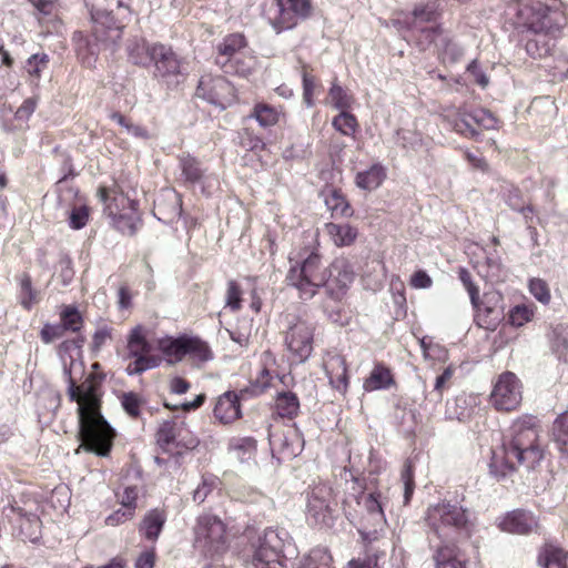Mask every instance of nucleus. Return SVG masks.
<instances>
[{
    "mask_svg": "<svg viewBox=\"0 0 568 568\" xmlns=\"http://www.w3.org/2000/svg\"><path fill=\"white\" fill-rule=\"evenodd\" d=\"M68 395L78 404L79 437L81 447L99 456H106L112 447L114 430L101 414V383L95 374H90L80 385L69 371Z\"/></svg>",
    "mask_w": 568,
    "mask_h": 568,
    "instance_id": "f257e3e1",
    "label": "nucleus"
},
{
    "mask_svg": "<svg viewBox=\"0 0 568 568\" xmlns=\"http://www.w3.org/2000/svg\"><path fill=\"white\" fill-rule=\"evenodd\" d=\"M542 458L538 444V432L532 418L516 420L510 429V438L493 452L490 473L497 478L511 475L519 465L534 468Z\"/></svg>",
    "mask_w": 568,
    "mask_h": 568,
    "instance_id": "f03ea898",
    "label": "nucleus"
},
{
    "mask_svg": "<svg viewBox=\"0 0 568 568\" xmlns=\"http://www.w3.org/2000/svg\"><path fill=\"white\" fill-rule=\"evenodd\" d=\"M90 7L92 20L91 38H85L82 32L74 33L77 53L87 68L95 65L101 50L113 52L122 37V28L116 23L112 14L104 8L106 0H84Z\"/></svg>",
    "mask_w": 568,
    "mask_h": 568,
    "instance_id": "7ed1b4c3",
    "label": "nucleus"
},
{
    "mask_svg": "<svg viewBox=\"0 0 568 568\" xmlns=\"http://www.w3.org/2000/svg\"><path fill=\"white\" fill-rule=\"evenodd\" d=\"M291 267L286 275L287 284L298 291L303 300L312 298L325 284L327 268L321 255L312 250H303L295 257H290Z\"/></svg>",
    "mask_w": 568,
    "mask_h": 568,
    "instance_id": "20e7f679",
    "label": "nucleus"
},
{
    "mask_svg": "<svg viewBox=\"0 0 568 568\" xmlns=\"http://www.w3.org/2000/svg\"><path fill=\"white\" fill-rule=\"evenodd\" d=\"M426 521L433 532L444 541L468 538L474 524L462 506L442 503L428 507Z\"/></svg>",
    "mask_w": 568,
    "mask_h": 568,
    "instance_id": "39448f33",
    "label": "nucleus"
},
{
    "mask_svg": "<svg viewBox=\"0 0 568 568\" xmlns=\"http://www.w3.org/2000/svg\"><path fill=\"white\" fill-rule=\"evenodd\" d=\"M226 524L216 515L204 513L196 517L193 547L210 560L220 559L229 549Z\"/></svg>",
    "mask_w": 568,
    "mask_h": 568,
    "instance_id": "423d86ee",
    "label": "nucleus"
},
{
    "mask_svg": "<svg viewBox=\"0 0 568 568\" xmlns=\"http://www.w3.org/2000/svg\"><path fill=\"white\" fill-rule=\"evenodd\" d=\"M312 0H268L263 17L276 33L295 28L300 21L312 17Z\"/></svg>",
    "mask_w": 568,
    "mask_h": 568,
    "instance_id": "0eeeda50",
    "label": "nucleus"
},
{
    "mask_svg": "<svg viewBox=\"0 0 568 568\" xmlns=\"http://www.w3.org/2000/svg\"><path fill=\"white\" fill-rule=\"evenodd\" d=\"M519 17L529 31L550 38H557L567 24L566 13L560 7H549L541 2L524 6Z\"/></svg>",
    "mask_w": 568,
    "mask_h": 568,
    "instance_id": "6e6552de",
    "label": "nucleus"
},
{
    "mask_svg": "<svg viewBox=\"0 0 568 568\" xmlns=\"http://www.w3.org/2000/svg\"><path fill=\"white\" fill-rule=\"evenodd\" d=\"M287 542L288 535L285 530L266 529L252 545L254 568H288L283 555Z\"/></svg>",
    "mask_w": 568,
    "mask_h": 568,
    "instance_id": "1a4fd4ad",
    "label": "nucleus"
},
{
    "mask_svg": "<svg viewBox=\"0 0 568 568\" xmlns=\"http://www.w3.org/2000/svg\"><path fill=\"white\" fill-rule=\"evenodd\" d=\"M314 332L315 326L302 317L294 316L287 321L284 345L293 363L302 364L310 358L313 352Z\"/></svg>",
    "mask_w": 568,
    "mask_h": 568,
    "instance_id": "9d476101",
    "label": "nucleus"
},
{
    "mask_svg": "<svg viewBox=\"0 0 568 568\" xmlns=\"http://www.w3.org/2000/svg\"><path fill=\"white\" fill-rule=\"evenodd\" d=\"M146 328L142 325L133 327L128 336V352L134 358L126 367L129 375L141 374L160 366L162 357L152 355V344L146 338Z\"/></svg>",
    "mask_w": 568,
    "mask_h": 568,
    "instance_id": "9b49d317",
    "label": "nucleus"
},
{
    "mask_svg": "<svg viewBox=\"0 0 568 568\" xmlns=\"http://www.w3.org/2000/svg\"><path fill=\"white\" fill-rule=\"evenodd\" d=\"M336 501L331 486L318 484L307 494V519L315 526L329 527L334 523Z\"/></svg>",
    "mask_w": 568,
    "mask_h": 568,
    "instance_id": "f8f14e48",
    "label": "nucleus"
},
{
    "mask_svg": "<svg viewBox=\"0 0 568 568\" xmlns=\"http://www.w3.org/2000/svg\"><path fill=\"white\" fill-rule=\"evenodd\" d=\"M523 399V385L513 372L501 373L490 394L493 406L498 410H514Z\"/></svg>",
    "mask_w": 568,
    "mask_h": 568,
    "instance_id": "ddd939ff",
    "label": "nucleus"
},
{
    "mask_svg": "<svg viewBox=\"0 0 568 568\" xmlns=\"http://www.w3.org/2000/svg\"><path fill=\"white\" fill-rule=\"evenodd\" d=\"M473 306L480 327L495 329L504 317V296L499 291L485 292L483 298L478 296L476 305Z\"/></svg>",
    "mask_w": 568,
    "mask_h": 568,
    "instance_id": "4468645a",
    "label": "nucleus"
},
{
    "mask_svg": "<svg viewBox=\"0 0 568 568\" xmlns=\"http://www.w3.org/2000/svg\"><path fill=\"white\" fill-rule=\"evenodd\" d=\"M153 77L168 85L178 83L181 75V61L170 47L154 43Z\"/></svg>",
    "mask_w": 568,
    "mask_h": 568,
    "instance_id": "2eb2a0df",
    "label": "nucleus"
},
{
    "mask_svg": "<svg viewBox=\"0 0 568 568\" xmlns=\"http://www.w3.org/2000/svg\"><path fill=\"white\" fill-rule=\"evenodd\" d=\"M354 277L355 274L349 262L345 258H337L327 268L323 286L333 300L341 301L346 295Z\"/></svg>",
    "mask_w": 568,
    "mask_h": 568,
    "instance_id": "dca6fc26",
    "label": "nucleus"
},
{
    "mask_svg": "<svg viewBox=\"0 0 568 568\" xmlns=\"http://www.w3.org/2000/svg\"><path fill=\"white\" fill-rule=\"evenodd\" d=\"M233 88L231 83L223 77H202L196 95L209 103L224 109L231 99Z\"/></svg>",
    "mask_w": 568,
    "mask_h": 568,
    "instance_id": "f3484780",
    "label": "nucleus"
},
{
    "mask_svg": "<svg viewBox=\"0 0 568 568\" xmlns=\"http://www.w3.org/2000/svg\"><path fill=\"white\" fill-rule=\"evenodd\" d=\"M323 367L331 386L342 394L348 388L346 359L336 352H327L323 359Z\"/></svg>",
    "mask_w": 568,
    "mask_h": 568,
    "instance_id": "a211bd4d",
    "label": "nucleus"
},
{
    "mask_svg": "<svg viewBox=\"0 0 568 568\" xmlns=\"http://www.w3.org/2000/svg\"><path fill=\"white\" fill-rule=\"evenodd\" d=\"M98 197L103 203V212L111 219L115 220L116 216L129 209H135L138 202L129 199L123 192L116 189L99 187Z\"/></svg>",
    "mask_w": 568,
    "mask_h": 568,
    "instance_id": "6ab92c4d",
    "label": "nucleus"
},
{
    "mask_svg": "<svg viewBox=\"0 0 568 568\" xmlns=\"http://www.w3.org/2000/svg\"><path fill=\"white\" fill-rule=\"evenodd\" d=\"M499 527L510 534L526 535L538 528V520L532 513L517 509L507 514L500 520Z\"/></svg>",
    "mask_w": 568,
    "mask_h": 568,
    "instance_id": "aec40b11",
    "label": "nucleus"
},
{
    "mask_svg": "<svg viewBox=\"0 0 568 568\" xmlns=\"http://www.w3.org/2000/svg\"><path fill=\"white\" fill-rule=\"evenodd\" d=\"M260 366L251 384L252 392L256 395L264 393L272 385L273 378L278 376L275 371L276 358L271 351H264L261 354Z\"/></svg>",
    "mask_w": 568,
    "mask_h": 568,
    "instance_id": "412c9836",
    "label": "nucleus"
},
{
    "mask_svg": "<svg viewBox=\"0 0 568 568\" xmlns=\"http://www.w3.org/2000/svg\"><path fill=\"white\" fill-rule=\"evenodd\" d=\"M214 417L224 425L231 424L241 417L240 399L236 393L225 392L215 404Z\"/></svg>",
    "mask_w": 568,
    "mask_h": 568,
    "instance_id": "4be33fe9",
    "label": "nucleus"
},
{
    "mask_svg": "<svg viewBox=\"0 0 568 568\" xmlns=\"http://www.w3.org/2000/svg\"><path fill=\"white\" fill-rule=\"evenodd\" d=\"M166 521V514L162 509H151L143 517L139 531L151 541H156Z\"/></svg>",
    "mask_w": 568,
    "mask_h": 568,
    "instance_id": "5701e85b",
    "label": "nucleus"
},
{
    "mask_svg": "<svg viewBox=\"0 0 568 568\" xmlns=\"http://www.w3.org/2000/svg\"><path fill=\"white\" fill-rule=\"evenodd\" d=\"M154 43H149L142 38L129 40L126 52L129 60L140 67H149L154 58Z\"/></svg>",
    "mask_w": 568,
    "mask_h": 568,
    "instance_id": "b1692460",
    "label": "nucleus"
},
{
    "mask_svg": "<svg viewBox=\"0 0 568 568\" xmlns=\"http://www.w3.org/2000/svg\"><path fill=\"white\" fill-rule=\"evenodd\" d=\"M17 516L20 536L28 541L36 542L41 535V523L37 515L27 514L22 509H12Z\"/></svg>",
    "mask_w": 568,
    "mask_h": 568,
    "instance_id": "393cba45",
    "label": "nucleus"
},
{
    "mask_svg": "<svg viewBox=\"0 0 568 568\" xmlns=\"http://www.w3.org/2000/svg\"><path fill=\"white\" fill-rule=\"evenodd\" d=\"M325 232L337 247L352 245L358 235L357 229L348 223H326Z\"/></svg>",
    "mask_w": 568,
    "mask_h": 568,
    "instance_id": "a878e982",
    "label": "nucleus"
},
{
    "mask_svg": "<svg viewBox=\"0 0 568 568\" xmlns=\"http://www.w3.org/2000/svg\"><path fill=\"white\" fill-rule=\"evenodd\" d=\"M436 568H466L464 555L454 545L440 546L435 556Z\"/></svg>",
    "mask_w": 568,
    "mask_h": 568,
    "instance_id": "bb28decb",
    "label": "nucleus"
},
{
    "mask_svg": "<svg viewBox=\"0 0 568 568\" xmlns=\"http://www.w3.org/2000/svg\"><path fill=\"white\" fill-rule=\"evenodd\" d=\"M386 179V169L375 163L369 169L358 172L355 178L357 187L365 191H374L378 189Z\"/></svg>",
    "mask_w": 568,
    "mask_h": 568,
    "instance_id": "cd10ccee",
    "label": "nucleus"
},
{
    "mask_svg": "<svg viewBox=\"0 0 568 568\" xmlns=\"http://www.w3.org/2000/svg\"><path fill=\"white\" fill-rule=\"evenodd\" d=\"M538 562L544 568H568V551L556 545L546 544L539 552Z\"/></svg>",
    "mask_w": 568,
    "mask_h": 568,
    "instance_id": "c85d7f7f",
    "label": "nucleus"
},
{
    "mask_svg": "<svg viewBox=\"0 0 568 568\" xmlns=\"http://www.w3.org/2000/svg\"><path fill=\"white\" fill-rule=\"evenodd\" d=\"M186 335L179 337H163L158 341V348L170 363L181 362L185 357Z\"/></svg>",
    "mask_w": 568,
    "mask_h": 568,
    "instance_id": "c756f323",
    "label": "nucleus"
},
{
    "mask_svg": "<svg viewBox=\"0 0 568 568\" xmlns=\"http://www.w3.org/2000/svg\"><path fill=\"white\" fill-rule=\"evenodd\" d=\"M394 383L390 369L382 364H377L364 381L363 387L366 392H374L389 388Z\"/></svg>",
    "mask_w": 568,
    "mask_h": 568,
    "instance_id": "7c9ffc66",
    "label": "nucleus"
},
{
    "mask_svg": "<svg viewBox=\"0 0 568 568\" xmlns=\"http://www.w3.org/2000/svg\"><path fill=\"white\" fill-rule=\"evenodd\" d=\"M19 284V302L24 310H31L40 302V292L32 285L31 276L22 273L17 277Z\"/></svg>",
    "mask_w": 568,
    "mask_h": 568,
    "instance_id": "2f4dec72",
    "label": "nucleus"
},
{
    "mask_svg": "<svg viewBox=\"0 0 568 568\" xmlns=\"http://www.w3.org/2000/svg\"><path fill=\"white\" fill-rule=\"evenodd\" d=\"M185 356L194 363H205L213 358V353L206 342L197 336H187L185 341Z\"/></svg>",
    "mask_w": 568,
    "mask_h": 568,
    "instance_id": "473e14b6",
    "label": "nucleus"
},
{
    "mask_svg": "<svg viewBox=\"0 0 568 568\" xmlns=\"http://www.w3.org/2000/svg\"><path fill=\"white\" fill-rule=\"evenodd\" d=\"M129 209L128 211L119 214L115 220H112L114 227L124 235L133 236L141 225V216L138 209Z\"/></svg>",
    "mask_w": 568,
    "mask_h": 568,
    "instance_id": "72a5a7b5",
    "label": "nucleus"
},
{
    "mask_svg": "<svg viewBox=\"0 0 568 568\" xmlns=\"http://www.w3.org/2000/svg\"><path fill=\"white\" fill-rule=\"evenodd\" d=\"M282 112L266 103H257L254 105L250 118L255 119L260 126L268 128L276 125L280 122Z\"/></svg>",
    "mask_w": 568,
    "mask_h": 568,
    "instance_id": "f704fd0d",
    "label": "nucleus"
},
{
    "mask_svg": "<svg viewBox=\"0 0 568 568\" xmlns=\"http://www.w3.org/2000/svg\"><path fill=\"white\" fill-rule=\"evenodd\" d=\"M275 410L281 417H295L300 410L297 396L292 392H280L275 399Z\"/></svg>",
    "mask_w": 568,
    "mask_h": 568,
    "instance_id": "c9c22d12",
    "label": "nucleus"
},
{
    "mask_svg": "<svg viewBox=\"0 0 568 568\" xmlns=\"http://www.w3.org/2000/svg\"><path fill=\"white\" fill-rule=\"evenodd\" d=\"M378 497L379 495L375 494H364L358 499V504L363 505L367 511V520L373 526H379L384 523V513Z\"/></svg>",
    "mask_w": 568,
    "mask_h": 568,
    "instance_id": "e433bc0d",
    "label": "nucleus"
},
{
    "mask_svg": "<svg viewBox=\"0 0 568 568\" xmlns=\"http://www.w3.org/2000/svg\"><path fill=\"white\" fill-rule=\"evenodd\" d=\"M355 100L352 94H349L345 89L338 85L336 82L332 83V87L328 91L327 103L333 108L339 111L349 110Z\"/></svg>",
    "mask_w": 568,
    "mask_h": 568,
    "instance_id": "4c0bfd02",
    "label": "nucleus"
},
{
    "mask_svg": "<svg viewBox=\"0 0 568 568\" xmlns=\"http://www.w3.org/2000/svg\"><path fill=\"white\" fill-rule=\"evenodd\" d=\"M535 311L532 303L515 305L508 313V323L514 327H521L532 321Z\"/></svg>",
    "mask_w": 568,
    "mask_h": 568,
    "instance_id": "58836bf2",
    "label": "nucleus"
},
{
    "mask_svg": "<svg viewBox=\"0 0 568 568\" xmlns=\"http://www.w3.org/2000/svg\"><path fill=\"white\" fill-rule=\"evenodd\" d=\"M327 209L332 212L333 216H351L353 211L344 197V195L337 190H332L325 199Z\"/></svg>",
    "mask_w": 568,
    "mask_h": 568,
    "instance_id": "ea45409f",
    "label": "nucleus"
},
{
    "mask_svg": "<svg viewBox=\"0 0 568 568\" xmlns=\"http://www.w3.org/2000/svg\"><path fill=\"white\" fill-rule=\"evenodd\" d=\"M270 443L273 449H277L284 458H293L302 450L300 442L297 439L295 442H290L288 436L273 435L270 437Z\"/></svg>",
    "mask_w": 568,
    "mask_h": 568,
    "instance_id": "a19ab883",
    "label": "nucleus"
},
{
    "mask_svg": "<svg viewBox=\"0 0 568 568\" xmlns=\"http://www.w3.org/2000/svg\"><path fill=\"white\" fill-rule=\"evenodd\" d=\"M180 168L186 182L194 184L201 181L203 171L195 158L189 154L181 155Z\"/></svg>",
    "mask_w": 568,
    "mask_h": 568,
    "instance_id": "79ce46f5",
    "label": "nucleus"
},
{
    "mask_svg": "<svg viewBox=\"0 0 568 568\" xmlns=\"http://www.w3.org/2000/svg\"><path fill=\"white\" fill-rule=\"evenodd\" d=\"M552 436L558 448L568 454V412L559 415L554 422Z\"/></svg>",
    "mask_w": 568,
    "mask_h": 568,
    "instance_id": "37998d69",
    "label": "nucleus"
},
{
    "mask_svg": "<svg viewBox=\"0 0 568 568\" xmlns=\"http://www.w3.org/2000/svg\"><path fill=\"white\" fill-rule=\"evenodd\" d=\"M332 125L336 131L346 136H353L358 130V122L348 110L339 111V114L333 119Z\"/></svg>",
    "mask_w": 568,
    "mask_h": 568,
    "instance_id": "c03bdc74",
    "label": "nucleus"
},
{
    "mask_svg": "<svg viewBox=\"0 0 568 568\" xmlns=\"http://www.w3.org/2000/svg\"><path fill=\"white\" fill-rule=\"evenodd\" d=\"M332 556L325 549H313L303 558L298 568H333Z\"/></svg>",
    "mask_w": 568,
    "mask_h": 568,
    "instance_id": "a18cd8bd",
    "label": "nucleus"
},
{
    "mask_svg": "<svg viewBox=\"0 0 568 568\" xmlns=\"http://www.w3.org/2000/svg\"><path fill=\"white\" fill-rule=\"evenodd\" d=\"M420 34L418 37L419 44L426 49L430 44L437 48L446 47L448 44L446 37L443 34L442 29L438 27L420 28Z\"/></svg>",
    "mask_w": 568,
    "mask_h": 568,
    "instance_id": "49530a36",
    "label": "nucleus"
},
{
    "mask_svg": "<svg viewBox=\"0 0 568 568\" xmlns=\"http://www.w3.org/2000/svg\"><path fill=\"white\" fill-rule=\"evenodd\" d=\"M246 41L243 34L233 33L225 37L222 43L219 44L217 51L221 55L226 58H232L240 50L245 48Z\"/></svg>",
    "mask_w": 568,
    "mask_h": 568,
    "instance_id": "de8ad7c7",
    "label": "nucleus"
},
{
    "mask_svg": "<svg viewBox=\"0 0 568 568\" xmlns=\"http://www.w3.org/2000/svg\"><path fill=\"white\" fill-rule=\"evenodd\" d=\"M120 399L123 409L130 417L138 418L141 415V409L145 404L141 395L134 392H128L123 393Z\"/></svg>",
    "mask_w": 568,
    "mask_h": 568,
    "instance_id": "09e8293b",
    "label": "nucleus"
},
{
    "mask_svg": "<svg viewBox=\"0 0 568 568\" xmlns=\"http://www.w3.org/2000/svg\"><path fill=\"white\" fill-rule=\"evenodd\" d=\"M60 318L65 331L79 332L82 327V316L74 306H65L60 313Z\"/></svg>",
    "mask_w": 568,
    "mask_h": 568,
    "instance_id": "8fccbe9b",
    "label": "nucleus"
},
{
    "mask_svg": "<svg viewBox=\"0 0 568 568\" xmlns=\"http://www.w3.org/2000/svg\"><path fill=\"white\" fill-rule=\"evenodd\" d=\"M529 293L541 304L547 305L551 300L550 288L547 282L539 277L530 278L528 282Z\"/></svg>",
    "mask_w": 568,
    "mask_h": 568,
    "instance_id": "3c124183",
    "label": "nucleus"
},
{
    "mask_svg": "<svg viewBox=\"0 0 568 568\" xmlns=\"http://www.w3.org/2000/svg\"><path fill=\"white\" fill-rule=\"evenodd\" d=\"M49 62V58L47 54H33L31 55L26 63V71L28 74L34 80L39 81L41 78V73L44 69H47Z\"/></svg>",
    "mask_w": 568,
    "mask_h": 568,
    "instance_id": "603ef678",
    "label": "nucleus"
},
{
    "mask_svg": "<svg viewBox=\"0 0 568 568\" xmlns=\"http://www.w3.org/2000/svg\"><path fill=\"white\" fill-rule=\"evenodd\" d=\"M37 108V100L29 98L23 101L19 109L14 113V120L19 123L20 129L24 128L30 116L33 114Z\"/></svg>",
    "mask_w": 568,
    "mask_h": 568,
    "instance_id": "864d4df0",
    "label": "nucleus"
},
{
    "mask_svg": "<svg viewBox=\"0 0 568 568\" xmlns=\"http://www.w3.org/2000/svg\"><path fill=\"white\" fill-rule=\"evenodd\" d=\"M242 291L236 282L230 281L227 283V290H226V298H225V305L230 307L233 312H236L241 308V302H242Z\"/></svg>",
    "mask_w": 568,
    "mask_h": 568,
    "instance_id": "5fc2aeb1",
    "label": "nucleus"
},
{
    "mask_svg": "<svg viewBox=\"0 0 568 568\" xmlns=\"http://www.w3.org/2000/svg\"><path fill=\"white\" fill-rule=\"evenodd\" d=\"M475 123L486 130H495L498 126V120L487 110H477L471 115Z\"/></svg>",
    "mask_w": 568,
    "mask_h": 568,
    "instance_id": "6e6d98bb",
    "label": "nucleus"
},
{
    "mask_svg": "<svg viewBox=\"0 0 568 568\" xmlns=\"http://www.w3.org/2000/svg\"><path fill=\"white\" fill-rule=\"evenodd\" d=\"M402 479L404 481V499L405 503H408L413 493H414V471H413V464L410 460H407L404 465V469L402 471Z\"/></svg>",
    "mask_w": 568,
    "mask_h": 568,
    "instance_id": "4d7b16f0",
    "label": "nucleus"
},
{
    "mask_svg": "<svg viewBox=\"0 0 568 568\" xmlns=\"http://www.w3.org/2000/svg\"><path fill=\"white\" fill-rule=\"evenodd\" d=\"M139 490L135 486H128L123 489L122 493L118 494V497L120 499V504L123 506V508L128 510L135 511L136 508V499H138Z\"/></svg>",
    "mask_w": 568,
    "mask_h": 568,
    "instance_id": "13d9d810",
    "label": "nucleus"
},
{
    "mask_svg": "<svg viewBox=\"0 0 568 568\" xmlns=\"http://www.w3.org/2000/svg\"><path fill=\"white\" fill-rule=\"evenodd\" d=\"M458 277L469 294L471 305H476L477 297L479 295V288L473 282L470 273L466 268L462 267L458 271Z\"/></svg>",
    "mask_w": 568,
    "mask_h": 568,
    "instance_id": "bf43d9fd",
    "label": "nucleus"
},
{
    "mask_svg": "<svg viewBox=\"0 0 568 568\" xmlns=\"http://www.w3.org/2000/svg\"><path fill=\"white\" fill-rule=\"evenodd\" d=\"M65 333V329L63 328L62 324H45L41 332V339L45 344H50L59 338H61Z\"/></svg>",
    "mask_w": 568,
    "mask_h": 568,
    "instance_id": "052dcab7",
    "label": "nucleus"
},
{
    "mask_svg": "<svg viewBox=\"0 0 568 568\" xmlns=\"http://www.w3.org/2000/svg\"><path fill=\"white\" fill-rule=\"evenodd\" d=\"M89 219V209L85 205L74 207L70 214V226L80 230L85 226Z\"/></svg>",
    "mask_w": 568,
    "mask_h": 568,
    "instance_id": "680f3d73",
    "label": "nucleus"
},
{
    "mask_svg": "<svg viewBox=\"0 0 568 568\" xmlns=\"http://www.w3.org/2000/svg\"><path fill=\"white\" fill-rule=\"evenodd\" d=\"M215 487V479L214 478H206L203 477L202 483L197 486V488L193 493V500L197 504H202L206 497L210 495V493Z\"/></svg>",
    "mask_w": 568,
    "mask_h": 568,
    "instance_id": "e2e57ef3",
    "label": "nucleus"
},
{
    "mask_svg": "<svg viewBox=\"0 0 568 568\" xmlns=\"http://www.w3.org/2000/svg\"><path fill=\"white\" fill-rule=\"evenodd\" d=\"M133 516H134L133 510L120 508V509L113 511L111 515H109L105 518V525L115 527V526H119V525L132 519Z\"/></svg>",
    "mask_w": 568,
    "mask_h": 568,
    "instance_id": "0e129e2a",
    "label": "nucleus"
},
{
    "mask_svg": "<svg viewBox=\"0 0 568 568\" xmlns=\"http://www.w3.org/2000/svg\"><path fill=\"white\" fill-rule=\"evenodd\" d=\"M316 83L315 79L308 75L306 72L303 73V99L305 104L311 108L313 106V95L315 92Z\"/></svg>",
    "mask_w": 568,
    "mask_h": 568,
    "instance_id": "69168bd1",
    "label": "nucleus"
},
{
    "mask_svg": "<svg viewBox=\"0 0 568 568\" xmlns=\"http://www.w3.org/2000/svg\"><path fill=\"white\" fill-rule=\"evenodd\" d=\"M432 285V277L423 270L416 271L410 277V286L414 288H429Z\"/></svg>",
    "mask_w": 568,
    "mask_h": 568,
    "instance_id": "338daca9",
    "label": "nucleus"
},
{
    "mask_svg": "<svg viewBox=\"0 0 568 568\" xmlns=\"http://www.w3.org/2000/svg\"><path fill=\"white\" fill-rule=\"evenodd\" d=\"M420 347L425 358H442L444 355V349L439 345L427 342L425 337L420 339Z\"/></svg>",
    "mask_w": 568,
    "mask_h": 568,
    "instance_id": "774afa93",
    "label": "nucleus"
}]
</instances>
